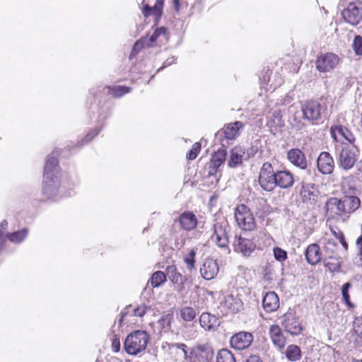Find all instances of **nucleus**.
<instances>
[{
    "instance_id": "4d7b16f0",
    "label": "nucleus",
    "mask_w": 362,
    "mask_h": 362,
    "mask_svg": "<svg viewBox=\"0 0 362 362\" xmlns=\"http://www.w3.org/2000/svg\"><path fill=\"white\" fill-rule=\"evenodd\" d=\"M356 243L358 250V253L361 257V259H362V235L357 238Z\"/></svg>"
},
{
    "instance_id": "a878e982",
    "label": "nucleus",
    "mask_w": 362,
    "mask_h": 362,
    "mask_svg": "<svg viewBox=\"0 0 362 362\" xmlns=\"http://www.w3.org/2000/svg\"><path fill=\"white\" fill-rule=\"evenodd\" d=\"M244 127L243 122L236 121L225 126L223 129V134L227 139H235L240 135V131Z\"/></svg>"
},
{
    "instance_id": "7c9ffc66",
    "label": "nucleus",
    "mask_w": 362,
    "mask_h": 362,
    "mask_svg": "<svg viewBox=\"0 0 362 362\" xmlns=\"http://www.w3.org/2000/svg\"><path fill=\"white\" fill-rule=\"evenodd\" d=\"M164 0H156L153 6H145L143 9V13L145 16H155L160 18L162 15V10Z\"/></svg>"
},
{
    "instance_id": "f03ea898",
    "label": "nucleus",
    "mask_w": 362,
    "mask_h": 362,
    "mask_svg": "<svg viewBox=\"0 0 362 362\" xmlns=\"http://www.w3.org/2000/svg\"><path fill=\"white\" fill-rule=\"evenodd\" d=\"M172 352L178 349L183 353L186 362H209L214 356V350L208 344H199L190 349H185L187 346L182 343H173L168 345Z\"/></svg>"
},
{
    "instance_id": "e433bc0d",
    "label": "nucleus",
    "mask_w": 362,
    "mask_h": 362,
    "mask_svg": "<svg viewBox=\"0 0 362 362\" xmlns=\"http://www.w3.org/2000/svg\"><path fill=\"white\" fill-rule=\"evenodd\" d=\"M28 233V229L23 228L22 230L7 234V238L10 241L18 243L22 242L27 237Z\"/></svg>"
},
{
    "instance_id": "1a4fd4ad",
    "label": "nucleus",
    "mask_w": 362,
    "mask_h": 362,
    "mask_svg": "<svg viewBox=\"0 0 362 362\" xmlns=\"http://www.w3.org/2000/svg\"><path fill=\"white\" fill-rule=\"evenodd\" d=\"M259 184L267 192H272L276 187V172L271 163L266 162L260 168L259 173Z\"/></svg>"
},
{
    "instance_id": "0eeeda50",
    "label": "nucleus",
    "mask_w": 362,
    "mask_h": 362,
    "mask_svg": "<svg viewBox=\"0 0 362 362\" xmlns=\"http://www.w3.org/2000/svg\"><path fill=\"white\" fill-rule=\"evenodd\" d=\"M235 219L237 225L243 230L251 231L256 227L255 218L250 210L244 204L238 205L235 209Z\"/></svg>"
},
{
    "instance_id": "dca6fc26",
    "label": "nucleus",
    "mask_w": 362,
    "mask_h": 362,
    "mask_svg": "<svg viewBox=\"0 0 362 362\" xmlns=\"http://www.w3.org/2000/svg\"><path fill=\"white\" fill-rule=\"evenodd\" d=\"M233 249L235 252L241 253L243 256L249 257L255 250V245L250 239L235 236Z\"/></svg>"
},
{
    "instance_id": "6e6d98bb",
    "label": "nucleus",
    "mask_w": 362,
    "mask_h": 362,
    "mask_svg": "<svg viewBox=\"0 0 362 362\" xmlns=\"http://www.w3.org/2000/svg\"><path fill=\"white\" fill-rule=\"evenodd\" d=\"M176 60V58L175 57H172L170 58H168V59H166L164 63H163V65L159 68L158 69V71H159L160 69H163V68L165 67H167L168 66H170L171 64H173V63H175Z\"/></svg>"
},
{
    "instance_id": "a18cd8bd",
    "label": "nucleus",
    "mask_w": 362,
    "mask_h": 362,
    "mask_svg": "<svg viewBox=\"0 0 362 362\" xmlns=\"http://www.w3.org/2000/svg\"><path fill=\"white\" fill-rule=\"evenodd\" d=\"M337 242L331 238H325L324 240V248L325 250L332 254L335 252L337 249Z\"/></svg>"
},
{
    "instance_id": "39448f33",
    "label": "nucleus",
    "mask_w": 362,
    "mask_h": 362,
    "mask_svg": "<svg viewBox=\"0 0 362 362\" xmlns=\"http://www.w3.org/2000/svg\"><path fill=\"white\" fill-rule=\"evenodd\" d=\"M339 167L345 170H351L359 158V149L355 146L344 145L337 149Z\"/></svg>"
},
{
    "instance_id": "a19ab883",
    "label": "nucleus",
    "mask_w": 362,
    "mask_h": 362,
    "mask_svg": "<svg viewBox=\"0 0 362 362\" xmlns=\"http://www.w3.org/2000/svg\"><path fill=\"white\" fill-rule=\"evenodd\" d=\"M180 315L185 321H192L196 316V312L191 307H184L180 310Z\"/></svg>"
},
{
    "instance_id": "bb28decb",
    "label": "nucleus",
    "mask_w": 362,
    "mask_h": 362,
    "mask_svg": "<svg viewBox=\"0 0 362 362\" xmlns=\"http://www.w3.org/2000/svg\"><path fill=\"white\" fill-rule=\"evenodd\" d=\"M305 255L308 262L312 265L317 264L321 259L320 249L317 244L308 245Z\"/></svg>"
},
{
    "instance_id": "412c9836",
    "label": "nucleus",
    "mask_w": 362,
    "mask_h": 362,
    "mask_svg": "<svg viewBox=\"0 0 362 362\" xmlns=\"http://www.w3.org/2000/svg\"><path fill=\"white\" fill-rule=\"evenodd\" d=\"M288 160L295 166L306 170L308 168V162L305 154L298 148L291 149L287 153Z\"/></svg>"
},
{
    "instance_id": "4be33fe9",
    "label": "nucleus",
    "mask_w": 362,
    "mask_h": 362,
    "mask_svg": "<svg viewBox=\"0 0 362 362\" xmlns=\"http://www.w3.org/2000/svg\"><path fill=\"white\" fill-rule=\"evenodd\" d=\"M267 125L274 135L281 131V129L284 126V122L279 110L274 111L272 114L268 117Z\"/></svg>"
},
{
    "instance_id": "f8f14e48",
    "label": "nucleus",
    "mask_w": 362,
    "mask_h": 362,
    "mask_svg": "<svg viewBox=\"0 0 362 362\" xmlns=\"http://www.w3.org/2000/svg\"><path fill=\"white\" fill-rule=\"evenodd\" d=\"M221 307L226 313H236L243 309V303L238 294L227 293L221 302Z\"/></svg>"
},
{
    "instance_id": "423d86ee",
    "label": "nucleus",
    "mask_w": 362,
    "mask_h": 362,
    "mask_svg": "<svg viewBox=\"0 0 362 362\" xmlns=\"http://www.w3.org/2000/svg\"><path fill=\"white\" fill-rule=\"evenodd\" d=\"M230 228L226 221L217 222L214 225V233L211 238L213 242L220 248L226 250L228 253L230 252L228 247L229 236L228 233Z\"/></svg>"
},
{
    "instance_id": "4468645a",
    "label": "nucleus",
    "mask_w": 362,
    "mask_h": 362,
    "mask_svg": "<svg viewBox=\"0 0 362 362\" xmlns=\"http://www.w3.org/2000/svg\"><path fill=\"white\" fill-rule=\"evenodd\" d=\"M253 341V336L250 332H240L233 335L230 340L232 348L243 350L248 348Z\"/></svg>"
},
{
    "instance_id": "ddd939ff",
    "label": "nucleus",
    "mask_w": 362,
    "mask_h": 362,
    "mask_svg": "<svg viewBox=\"0 0 362 362\" xmlns=\"http://www.w3.org/2000/svg\"><path fill=\"white\" fill-rule=\"evenodd\" d=\"M339 62L337 55L326 53L320 55L316 60V68L320 72H328L334 69Z\"/></svg>"
},
{
    "instance_id": "58836bf2",
    "label": "nucleus",
    "mask_w": 362,
    "mask_h": 362,
    "mask_svg": "<svg viewBox=\"0 0 362 362\" xmlns=\"http://www.w3.org/2000/svg\"><path fill=\"white\" fill-rule=\"evenodd\" d=\"M216 362H236L233 354L226 349L220 350L216 356Z\"/></svg>"
},
{
    "instance_id": "a211bd4d",
    "label": "nucleus",
    "mask_w": 362,
    "mask_h": 362,
    "mask_svg": "<svg viewBox=\"0 0 362 362\" xmlns=\"http://www.w3.org/2000/svg\"><path fill=\"white\" fill-rule=\"evenodd\" d=\"M317 165L318 170L323 175L331 174L334 168V162L328 152H322L320 153L317 160Z\"/></svg>"
},
{
    "instance_id": "e2e57ef3",
    "label": "nucleus",
    "mask_w": 362,
    "mask_h": 362,
    "mask_svg": "<svg viewBox=\"0 0 362 362\" xmlns=\"http://www.w3.org/2000/svg\"><path fill=\"white\" fill-rule=\"evenodd\" d=\"M356 168L358 172V174L362 173V158L358 162L356 163Z\"/></svg>"
},
{
    "instance_id": "69168bd1",
    "label": "nucleus",
    "mask_w": 362,
    "mask_h": 362,
    "mask_svg": "<svg viewBox=\"0 0 362 362\" xmlns=\"http://www.w3.org/2000/svg\"><path fill=\"white\" fill-rule=\"evenodd\" d=\"M351 286V284L349 282H346L342 286L341 290L349 291Z\"/></svg>"
},
{
    "instance_id": "72a5a7b5",
    "label": "nucleus",
    "mask_w": 362,
    "mask_h": 362,
    "mask_svg": "<svg viewBox=\"0 0 362 362\" xmlns=\"http://www.w3.org/2000/svg\"><path fill=\"white\" fill-rule=\"evenodd\" d=\"M173 319V313H164L161 315L158 323L163 332H168L171 329V324Z\"/></svg>"
},
{
    "instance_id": "c9c22d12",
    "label": "nucleus",
    "mask_w": 362,
    "mask_h": 362,
    "mask_svg": "<svg viewBox=\"0 0 362 362\" xmlns=\"http://www.w3.org/2000/svg\"><path fill=\"white\" fill-rule=\"evenodd\" d=\"M226 151L225 149H219L215 152L211 158V163L214 166L220 167L226 160Z\"/></svg>"
},
{
    "instance_id": "393cba45",
    "label": "nucleus",
    "mask_w": 362,
    "mask_h": 362,
    "mask_svg": "<svg viewBox=\"0 0 362 362\" xmlns=\"http://www.w3.org/2000/svg\"><path fill=\"white\" fill-rule=\"evenodd\" d=\"M179 222L182 229L191 230L196 227L197 220L196 216L192 212L186 211L180 215Z\"/></svg>"
},
{
    "instance_id": "09e8293b",
    "label": "nucleus",
    "mask_w": 362,
    "mask_h": 362,
    "mask_svg": "<svg viewBox=\"0 0 362 362\" xmlns=\"http://www.w3.org/2000/svg\"><path fill=\"white\" fill-rule=\"evenodd\" d=\"M354 180V177L352 175L344 177L341 182V185L343 188L345 189L346 187H347L349 189H354L355 188L354 185L353 184Z\"/></svg>"
},
{
    "instance_id": "9b49d317",
    "label": "nucleus",
    "mask_w": 362,
    "mask_h": 362,
    "mask_svg": "<svg viewBox=\"0 0 362 362\" xmlns=\"http://www.w3.org/2000/svg\"><path fill=\"white\" fill-rule=\"evenodd\" d=\"M281 325L288 333L291 335H298L301 332L303 329L302 325L293 309H288L281 317Z\"/></svg>"
},
{
    "instance_id": "cd10ccee",
    "label": "nucleus",
    "mask_w": 362,
    "mask_h": 362,
    "mask_svg": "<svg viewBox=\"0 0 362 362\" xmlns=\"http://www.w3.org/2000/svg\"><path fill=\"white\" fill-rule=\"evenodd\" d=\"M269 334L272 342L278 348L281 349L286 345V338L278 325H272L269 329Z\"/></svg>"
},
{
    "instance_id": "37998d69",
    "label": "nucleus",
    "mask_w": 362,
    "mask_h": 362,
    "mask_svg": "<svg viewBox=\"0 0 362 362\" xmlns=\"http://www.w3.org/2000/svg\"><path fill=\"white\" fill-rule=\"evenodd\" d=\"M166 28L165 27L158 28L155 30L153 33L150 36L148 42L146 44L147 47H151V44L154 42L159 36L165 35Z\"/></svg>"
},
{
    "instance_id": "864d4df0",
    "label": "nucleus",
    "mask_w": 362,
    "mask_h": 362,
    "mask_svg": "<svg viewBox=\"0 0 362 362\" xmlns=\"http://www.w3.org/2000/svg\"><path fill=\"white\" fill-rule=\"evenodd\" d=\"M101 128H96L94 130L88 132L86 136V138L84 139L85 140V142H88L90 141V140L93 139V138H94L97 134H98V133L100 132Z\"/></svg>"
},
{
    "instance_id": "2eb2a0df",
    "label": "nucleus",
    "mask_w": 362,
    "mask_h": 362,
    "mask_svg": "<svg viewBox=\"0 0 362 362\" xmlns=\"http://www.w3.org/2000/svg\"><path fill=\"white\" fill-rule=\"evenodd\" d=\"M59 186L58 175L44 177L42 192L47 199H55L59 194Z\"/></svg>"
},
{
    "instance_id": "9d476101",
    "label": "nucleus",
    "mask_w": 362,
    "mask_h": 362,
    "mask_svg": "<svg viewBox=\"0 0 362 362\" xmlns=\"http://www.w3.org/2000/svg\"><path fill=\"white\" fill-rule=\"evenodd\" d=\"M345 22L356 26L361 23L362 20V3H349L341 13Z\"/></svg>"
},
{
    "instance_id": "603ef678",
    "label": "nucleus",
    "mask_w": 362,
    "mask_h": 362,
    "mask_svg": "<svg viewBox=\"0 0 362 362\" xmlns=\"http://www.w3.org/2000/svg\"><path fill=\"white\" fill-rule=\"evenodd\" d=\"M148 310L147 306L141 305L134 309V315L138 317H143Z\"/></svg>"
},
{
    "instance_id": "bf43d9fd",
    "label": "nucleus",
    "mask_w": 362,
    "mask_h": 362,
    "mask_svg": "<svg viewBox=\"0 0 362 362\" xmlns=\"http://www.w3.org/2000/svg\"><path fill=\"white\" fill-rule=\"evenodd\" d=\"M246 362H262V361L259 356L254 355V356H250L247 358Z\"/></svg>"
},
{
    "instance_id": "49530a36",
    "label": "nucleus",
    "mask_w": 362,
    "mask_h": 362,
    "mask_svg": "<svg viewBox=\"0 0 362 362\" xmlns=\"http://www.w3.org/2000/svg\"><path fill=\"white\" fill-rule=\"evenodd\" d=\"M201 144L196 142L193 144L192 149L187 153V158L194 160L197 158L198 153L200 151Z\"/></svg>"
},
{
    "instance_id": "f257e3e1",
    "label": "nucleus",
    "mask_w": 362,
    "mask_h": 362,
    "mask_svg": "<svg viewBox=\"0 0 362 362\" xmlns=\"http://www.w3.org/2000/svg\"><path fill=\"white\" fill-rule=\"evenodd\" d=\"M360 199L356 196H344L341 198L330 197L325 205V214L328 219L343 221L358 209Z\"/></svg>"
},
{
    "instance_id": "5701e85b",
    "label": "nucleus",
    "mask_w": 362,
    "mask_h": 362,
    "mask_svg": "<svg viewBox=\"0 0 362 362\" xmlns=\"http://www.w3.org/2000/svg\"><path fill=\"white\" fill-rule=\"evenodd\" d=\"M276 186L282 189H287L293 186L294 178L288 170H279L276 172Z\"/></svg>"
},
{
    "instance_id": "aec40b11",
    "label": "nucleus",
    "mask_w": 362,
    "mask_h": 362,
    "mask_svg": "<svg viewBox=\"0 0 362 362\" xmlns=\"http://www.w3.org/2000/svg\"><path fill=\"white\" fill-rule=\"evenodd\" d=\"M262 307L266 313H270L279 308V298L274 291L267 292L263 296Z\"/></svg>"
},
{
    "instance_id": "c03bdc74",
    "label": "nucleus",
    "mask_w": 362,
    "mask_h": 362,
    "mask_svg": "<svg viewBox=\"0 0 362 362\" xmlns=\"http://www.w3.org/2000/svg\"><path fill=\"white\" fill-rule=\"evenodd\" d=\"M352 47L356 55L362 56V37L356 35L353 41Z\"/></svg>"
},
{
    "instance_id": "680f3d73",
    "label": "nucleus",
    "mask_w": 362,
    "mask_h": 362,
    "mask_svg": "<svg viewBox=\"0 0 362 362\" xmlns=\"http://www.w3.org/2000/svg\"><path fill=\"white\" fill-rule=\"evenodd\" d=\"M120 347L119 341H117L116 339L113 341L112 342V349L115 352L119 351Z\"/></svg>"
},
{
    "instance_id": "c85d7f7f",
    "label": "nucleus",
    "mask_w": 362,
    "mask_h": 362,
    "mask_svg": "<svg viewBox=\"0 0 362 362\" xmlns=\"http://www.w3.org/2000/svg\"><path fill=\"white\" fill-rule=\"evenodd\" d=\"M58 160L53 154H51L48 156L45 162L44 177L58 175Z\"/></svg>"
},
{
    "instance_id": "8fccbe9b",
    "label": "nucleus",
    "mask_w": 362,
    "mask_h": 362,
    "mask_svg": "<svg viewBox=\"0 0 362 362\" xmlns=\"http://www.w3.org/2000/svg\"><path fill=\"white\" fill-rule=\"evenodd\" d=\"M147 43L146 38L136 41L133 47V52L136 53L139 52L145 45L146 46Z\"/></svg>"
},
{
    "instance_id": "b1692460",
    "label": "nucleus",
    "mask_w": 362,
    "mask_h": 362,
    "mask_svg": "<svg viewBox=\"0 0 362 362\" xmlns=\"http://www.w3.org/2000/svg\"><path fill=\"white\" fill-rule=\"evenodd\" d=\"M245 151L240 146L233 148L230 152V158L228 161V165L230 168H237L240 166L245 156Z\"/></svg>"
},
{
    "instance_id": "473e14b6",
    "label": "nucleus",
    "mask_w": 362,
    "mask_h": 362,
    "mask_svg": "<svg viewBox=\"0 0 362 362\" xmlns=\"http://www.w3.org/2000/svg\"><path fill=\"white\" fill-rule=\"evenodd\" d=\"M165 274L173 284H180L183 282V276L180 273L177 272V269L174 265L167 267L165 269Z\"/></svg>"
},
{
    "instance_id": "2f4dec72",
    "label": "nucleus",
    "mask_w": 362,
    "mask_h": 362,
    "mask_svg": "<svg viewBox=\"0 0 362 362\" xmlns=\"http://www.w3.org/2000/svg\"><path fill=\"white\" fill-rule=\"evenodd\" d=\"M285 356L290 361H299L301 358L300 349L297 345L291 344L286 349Z\"/></svg>"
},
{
    "instance_id": "0e129e2a",
    "label": "nucleus",
    "mask_w": 362,
    "mask_h": 362,
    "mask_svg": "<svg viewBox=\"0 0 362 362\" xmlns=\"http://www.w3.org/2000/svg\"><path fill=\"white\" fill-rule=\"evenodd\" d=\"M173 6H174L175 9L177 11H179V8H180V1H179V0H173Z\"/></svg>"
},
{
    "instance_id": "6e6552de",
    "label": "nucleus",
    "mask_w": 362,
    "mask_h": 362,
    "mask_svg": "<svg viewBox=\"0 0 362 362\" xmlns=\"http://www.w3.org/2000/svg\"><path fill=\"white\" fill-rule=\"evenodd\" d=\"M325 111L322 105L317 100H309L302 106L303 119L312 124H318L322 120Z\"/></svg>"
},
{
    "instance_id": "79ce46f5",
    "label": "nucleus",
    "mask_w": 362,
    "mask_h": 362,
    "mask_svg": "<svg viewBox=\"0 0 362 362\" xmlns=\"http://www.w3.org/2000/svg\"><path fill=\"white\" fill-rule=\"evenodd\" d=\"M195 256L196 251L194 250H191L190 252L184 257V262L189 270L195 269Z\"/></svg>"
},
{
    "instance_id": "7ed1b4c3",
    "label": "nucleus",
    "mask_w": 362,
    "mask_h": 362,
    "mask_svg": "<svg viewBox=\"0 0 362 362\" xmlns=\"http://www.w3.org/2000/svg\"><path fill=\"white\" fill-rule=\"evenodd\" d=\"M149 339V335L146 331L136 330L127 335L124 341V349L128 354L136 356L146 350Z\"/></svg>"
},
{
    "instance_id": "4c0bfd02",
    "label": "nucleus",
    "mask_w": 362,
    "mask_h": 362,
    "mask_svg": "<svg viewBox=\"0 0 362 362\" xmlns=\"http://www.w3.org/2000/svg\"><path fill=\"white\" fill-rule=\"evenodd\" d=\"M325 265L331 272H337L340 269L341 262L339 258L329 256L325 260Z\"/></svg>"
},
{
    "instance_id": "338daca9",
    "label": "nucleus",
    "mask_w": 362,
    "mask_h": 362,
    "mask_svg": "<svg viewBox=\"0 0 362 362\" xmlns=\"http://www.w3.org/2000/svg\"><path fill=\"white\" fill-rule=\"evenodd\" d=\"M8 226V223L6 221H3L1 223H0V228H1V231L3 233V231L1 230H4Z\"/></svg>"
},
{
    "instance_id": "774afa93",
    "label": "nucleus",
    "mask_w": 362,
    "mask_h": 362,
    "mask_svg": "<svg viewBox=\"0 0 362 362\" xmlns=\"http://www.w3.org/2000/svg\"><path fill=\"white\" fill-rule=\"evenodd\" d=\"M171 354L175 353L176 354L182 355L183 353L178 349L174 350L173 352L170 350Z\"/></svg>"
},
{
    "instance_id": "6ab92c4d",
    "label": "nucleus",
    "mask_w": 362,
    "mask_h": 362,
    "mask_svg": "<svg viewBox=\"0 0 362 362\" xmlns=\"http://www.w3.org/2000/svg\"><path fill=\"white\" fill-rule=\"evenodd\" d=\"M199 272L204 279L211 280L217 276L219 272L218 264L216 260L208 258L204 262Z\"/></svg>"
},
{
    "instance_id": "f704fd0d",
    "label": "nucleus",
    "mask_w": 362,
    "mask_h": 362,
    "mask_svg": "<svg viewBox=\"0 0 362 362\" xmlns=\"http://www.w3.org/2000/svg\"><path fill=\"white\" fill-rule=\"evenodd\" d=\"M166 281V274L161 271L154 272L149 281L153 288H158Z\"/></svg>"
},
{
    "instance_id": "052dcab7",
    "label": "nucleus",
    "mask_w": 362,
    "mask_h": 362,
    "mask_svg": "<svg viewBox=\"0 0 362 362\" xmlns=\"http://www.w3.org/2000/svg\"><path fill=\"white\" fill-rule=\"evenodd\" d=\"M343 298V300H344L345 303L349 307V308H351L353 307V304L351 303L350 301V297H349V295H346V296H342Z\"/></svg>"
},
{
    "instance_id": "c756f323",
    "label": "nucleus",
    "mask_w": 362,
    "mask_h": 362,
    "mask_svg": "<svg viewBox=\"0 0 362 362\" xmlns=\"http://www.w3.org/2000/svg\"><path fill=\"white\" fill-rule=\"evenodd\" d=\"M199 323L205 330L210 331L214 329L218 325V320L215 315L204 313L199 317Z\"/></svg>"
},
{
    "instance_id": "f3484780",
    "label": "nucleus",
    "mask_w": 362,
    "mask_h": 362,
    "mask_svg": "<svg viewBox=\"0 0 362 362\" xmlns=\"http://www.w3.org/2000/svg\"><path fill=\"white\" fill-rule=\"evenodd\" d=\"M331 136L335 141H338L343 138L349 144H353L356 140L354 134L346 127L337 124L330 127Z\"/></svg>"
},
{
    "instance_id": "5fc2aeb1",
    "label": "nucleus",
    "mask_w": 362,
    "mask_h": 362,
    "mask_svg": "<svg viewBox=\"0 0 362 362\" xmlns=\"http://www.w3.org/2000/svg\"><path fill=\"white\" fill-rule=\"evenodd\" d=\"M334 235L339 239V242L342 245V246L345 248V250L348 249V244L346 242L344 235L342 233H339V235L337 234L336 232H333Z\"/></svg>"
},
{
    "instance_id": "20e7f679",
    "label": "nucleus",
    "mask_w": 362,
    "mask_h": 362,
    "mask_svg": "<svg viewBox=\"0 0 362 362\" xmlns=\"http://www.w3.org/2000/svg\"><path fill=\"white\" fill-rule=\"evenodd\" d=\"M307 175L303 178L300 196L303 202L314 204L317 202L319 195V191L316 185L311 182H315L317 175L314 169H307Z\"/></svg>"
},
{
    "instance_id": "3c124183",
    "label": "nucleus",
    "mask_w": 362,
    "mask_h": 362,
    "mask_svg": "<svg viewBox=\"0 0 362 362\" xmlns=\"http://www.w3.org/2000/svg\"><path fill=\"white\" fill-rule=\"evenodd\" d=\"M353 330L356 335L362 337V321H361V320H356L354 322Z\"/></svg>"
},
{
    "instance_id": "13d9d810",
    "label": "nucleus",
    "mask_w": 362,
    "mask_h": 362,
    "mask_svg": "<svg viewBox=\"0 0 362 362\" xmlns=\"http://www.w3.org/2000/svg\"><path fill=\"white\" fill-rule=\"evenodd\" d=\"M218 168L219 167H218V166H214L210 163L209 168H208V174H209V175H216V173L218 171Z\"/></svg>"
},
{
    "instance_id": "de8ad7c7",
    "label": "nucleus",
    "mask_w": 362,
    "mask_h": 362,
    "mask_svg": "<svg viewBox=\"0 0 362 362\" xmlns=\"http://www.w3.org/2000/svg\"><path fill=\"white\" fill-rule=\"evenodd\" d=\"M274 256L279 262H283L287 258V253L280 247H274L273 250Z\"/></svg>"
},
{
    "instance_id": "ea45409f",
    "label": "nucleus",
    "mask_w": 362,
    "mask_h": 362,
    "mask_svg": "<svg viewBox=\"0 0 362 362\" xmlns=\"http://www.w3.org/2000/svg\"><path fill=\"white\" fill-rule=\"evenodd\" d=\"M109 92L114 97H121L124 94L129 93L131 91V88L127 86H115L112 87H109Z\"/></svg>"
}]
</instances>
